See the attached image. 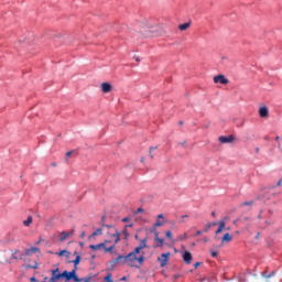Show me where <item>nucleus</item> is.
<instances>
[{
    "mask_svg": "<svg viewBox=\"0 0 282 282\" xmlns=\"http://www.w3.org/2000/svg\"><path fill=\"white\" fill-rule=\"evenodd\" d=\"M138 254H142V249L140 247L134 248L132 252H129L127 256H118L113 263H133L138 259Z\"/></svg>",
    "mask_w": 282,
    "mask_h": 282,
    "instance_id": "nucleus-1",
    "label": "nucleus"
},
{
    "mask_svg": "<svg viewBox=\"0 0 282 282\" xmlns=\"http://www.w3.org/2000/svg\"><path fill=\"white\" fill-rule=\"evenodd\" d=\"M102 228H108V230H111V229L115 230V232L110 235V237L111 239H115V243H118L120 241V231L116 229V226L102 224Z\"/></svg>",
    "mask_w": 282,
    "mask_h": 282,
    "instance_id": "nucleus-2",
    "label": "nucleus"
},
{
    "mask_svg": "<svg viewBox=\"0 0 282 282\" xmlns=\"http://www.w3.org/2000/svg\"><path fill=\"white\" fill-rule=\"evenodd\" d=\"M169 257H171V252L162 253L161 257L158 258L160 268H165V265L169 263Z\"/></svg>",
    "mask_w": 282,
    "mask_h": 282,
    "instance_id": "nucleus-3",
    "label": "nucleus"
},
{
    "mask_svg": "<svg viewBox=\"0 0 282 282\" xmlns=\"http://www.w3.org/2000/svg\"><path fill=\"white\" fill-rule=\"evenodd\" d=\"M218 141L221 143V144H230L232 142H235V135L230 134L228 137L226 135H220L218 138Z\"/></svg>",
    "mask_w": 282,
    "mask_h": 282,
    "instance_id": "nucleus-4",
    "label": "nucleus"
},
{
    "mask_svg": "<svg viewBox=\"0 0 282 282\" xmlns=\"http://www.w3.org/2000/svg\"><path fill=\"white\" fill-rule=\"evenodd\" d=\"M73 235H74V229H72L70 231H61L59 232L61 243H63V241H67V239H69V237H73Z\"/></svg>",
    "mask_w": 282,
    "mask_h": 282,
    "instance_id": "nucleus-5",
    "label": "nucleus"
},
{
    "mask_svg": "<svg viewBox=\"0 0 282 282\" xmlns=\"http://www.w3.org/2000/svg\"><path fill=\"white\" fill-rule=\"evenodd\" d=\"M214 83H219L220 85H228V78L224 75H217L214 77Z\"/></svg>",
    "mask_w": 282,
    "mask_h": 282,
    "instance_id": "nucleus-6",
    "label": "nucleus"
},
{
    "mask_svg": "<svg viewBox=\"0 0 282 282\" xmlns=\"http://www.w3.org/2000/svg\"><path fill=\"white\" fill-rule=\"evenodd\" d=\"M182 257H183V261L187 264V265H189V263L193 261V254L189 252V251H184L183 252V254H182Z\"/></svg>",
    "mask_w": 282,
    "mask_h": 282,
    "instance_id": "nucleus-7",
    "label": "nucleus"
},
{
    "mask_svg": "<svg viewBox=\"0 0 282 282\" xmlns=\"http://www.w3.org/2000/svg\"><path fill=\"white\" fill-rule=\"evenodd\" d=\"M105 243H109V241H105V242H101V243H98V245H90L89 246V248H90V250H100V249H102V250H105Z\"/></svg>",
    "mask_w": 282,
    "mask_h": 282,
    "instance_id": "nucleus-8",
    "label": "nucleus"
},
{
    "mask_svg": "<svg viewBox=\"0 0 282 282\" xmlns=\"http://www.w3.org/2000/svg\"><path fill=\"white\" fill-rule=\"evenodd\" d=\"M270 111L268 110V107L263 106L259 109V116L260 118H268V115Z\"/></svg>",
    "mask_w": 282,
    "mask_h": 282,
    "instance_id": "nucleus-9",
    "label": "nucleus"
},
{
    "mask_svg": "<svg viewBox=\"0 0 282 282\" xmlns=\"http://www.w3.org/2000/svg\"><path fill=\"white\" fill-rule=\"evenodd\" d=\"M101 91L104 94H109V91H111V84L109 83H102L101 84Z\"/></svg>",
    "mask_w": 282,
    "mask_h": 282,
    "instance_id": "nucleus-10",
    "label": "nucleus"
},
{
    "mask_svg": "<svg viewBox=\"0 0 282 282\" xmlns=\"http://www.w3.org/2000/svg\"><path fill=\"white\" fill-rule=\"evenodd\" d=\"M40 249L37 247H31L30 249L25 250V254L30 257V254H35V252H39Z\"/></svg>",
    "mask_w": 282,
    "mask_h": 282,
    "instance_id": "nucleus-11",
    "label": "nucleus"
},
{
    "mask_svg": "<svg viewBox=\"0 0 282 282\" xmlns=\"http://www.w3.org/2000/svg\"><path fill=\"white\" fill-rule=\"evenodd\" d=\"M230 241H232V236H230V234L229 232H227V234H225L224 236H223V238H221V243H228V242H230Z\"/></svg>",
    "mask_w": 282,
    "mask_h": 282,
    "instance_id": "nucleus-12",
    "label": "nucleus"
},
{
    "mask_svg": "<svg viewBox=\"0 0 282 282\" xmlns=\"http://www.w3.org/2000/svg\"><path fill=\"white\" fill-rule=\"evenodd\" d=\"M224 228H226V221L220 220V221H219V226H218V228H217V230H216V235H219L220 232H223V231H224Z\"/></svg>",
    "mask_w": 282,
    "mask_h": 282,
    "instance_id": "nucleus-13",
    "label": "nucleus"
},
{
    "mask_svg": "<svg viewBox=\"0 0 282 282\" xmlns=\"http://www.w3.org/2000/svg\"><path fill=\"white\" fill-rule=\"evenodd\" d=\"M154 241H158L155 248H162L164 246V238L154 237Z\"/></svg>",
    "mask_w": 282,
    "mask_h": 282,
    "instance_id": "nucleus-14",
    "label": "nucleus"
},
{
    "mask_svg": "<svg viewBox=\"0 0 282 282\" xmlns=\"http://www.w3.org/2000/svg\"><path fill=\"white\" fill-rule=\"evenodd\" d=\"M188 28H191V22H186L178 25V30H181V32L188 30Z\"/></svg>",
    "mask_w": 282,
    "mask_h": 282,
    "instance_id": "nucleus-15",
    "label": "nucleus"
},
{
    "mask_svg": "<svg viewBox=\"0 0 282 282\" xmlns=\"http://www.w3.org/2000/svg\"><path fill=\"white\" fill-rule=\"evenodd\" d=\"M70 263H74V268L78 270V265L80 264V256H76V258L73 261H70Z\"/></svg>",
    "mask_w": 282,
    "mask_h": 282,
    "instance_id": "nucleus-16",
    "label": "nucleus"
},
{
    "mask_svg": "<svg viewBox=\"0 0 282 282\" xmlns=\"http://www.w3.org/2000/svg\"><path fill=\"white\" fill-rule=\"evenodd\" d=\"M135 261H138L139 265L144 263V251H141V256L137 257Z\"/></svg>",
    "mask_w": 282,
    "mask_h": 282,
    "instance_id": "nucleus-17",
    "label": "nucleus"
},
{
    "mask_svg": "<svg viewBox=\"0 0 282 282\" xmlns=\"http://www.w3.org/2000/svg\"><path fill=\"white\" fill-rule=\"evenodd\" d=\"M56 254H57V257H63L64 254H66V258L69 259L70 253H69V251H67V249H64V250L57 252Z\"/></svg>",
    "mask_w": 282,
    "mask_h": 282,
    "instance_id": "nucleus-18",
    "label": "nucleus"
},
{
    "mask_svg": "<svg viewBox=\"0 0 282 282\" xmlns=\"http://www.w3.org/2000/svg\"><path fill=\"white\" fill-rule=\"evenodd\" d=\"M274 274H276V271H272L271 273L268 274V272H263L262 276L264 279H272V276H274Z\"/></svg>",
    "mask_w": 282,
    "mask_h": 282,
    "instance_id": "nucleus-19",
    "label": "nucleus"
},
{
    "mask_svg": "<svg viewBox=\"0 0 282 282\" xmlns=\"http://www.w3.org/2000/svg\"><path fill=\"white\" fill-rule=\"evenodd\" d=\"M116 242L115 245L110 246V247H107V245H105V248H104V251L105 252H113V249L116 248Z\"/></svg>",
    "mask_w": 282,
    "mask_h": 282,
    "instance_id": "nucleus-20",
    "label": "nucleus"
},
{
    "mask_svg": "<svg viewBox=\"0 0 282 282\" xmlns=\"http://www.w3.org/2000/svg\"><path fill=\"white\" fill-rule=\"evenodd\" d=\"M147 241H148L147 238H143V239L140 241L139 248H140L141 250H144V248H147Z\"/></svg>",
    "mask_w": 282,
    "mask_h": 282,
    "instance_id": "nucleus-21",
    "label": "nucleus"
},
{
    "mask_svg": "<svg viewBox=\"0 0 282 282\" xmlns=\"http://www.w3.org/2000/svg\"><path fill=\"white\" fill-rule=\"evenodd\" d=\"M98 235H102V228H97L96 231L90 235V237H98Z\"/></svg>",
    "mask_w": 282,
    "mask_h": 282,
    "instance_id": "nucleus-22",
    "label": "nucleus"
},
{
    "mask_svg": "<svg viewBox=\"0 0 282 282\" xmlns=\"http://www.w3.org/2000/svg\"><path fill=\"white\" fill-rule=\"evenodd\" d=\"M188 239V235L184 232L183 235L178 236L177 241H186Z\"/></svg>",
    "mask_w": 282,
    "mask_h": 282,
    "instance_id": "nucleus-23",
    "label": "nucleus"
},
{
    "mask_svg": "<svg viewBox=\"0 0 282 282\" xmlns=\"http://www.w3.org/2000/svg\"><path fill=\"white\" fill-rule=\"evenodd\" d=\"M32 221H33L32 216H28V219L23 221V226L28 227V226H30V224H32Z\"/></svg>",
    "mask_w": 282,
    "mask_h": 282,
    "instance_id": "nucleus-24",
    "label": "nucleus"
},
{
    "mask_svg": "<svg viewBox=\"0 0 282 282\" xmlns=\"http://www.w3.org/2000/svg\"><path fill=\"white\" fill-rule=\"evenodd\" d=\"M104 281H106V282H113V278H112L111 273H108V274L104 278Z\"/></svg>",
    "mask_w": 282,
    "mask_h": 282,
    "instance_id": "nucleus-25",
    "label": "nucleus"
},
{
    "mask_svg": "<svg viewBox=\"0 0 282 282\" xmlns=\"http://www.w3.org/2000/svg\"><path fill=\"white\" fill-rule=\"evenodd\" d=\"M165 237H167V239H170V241H173V232H171V230H167L165 232Z\"/></svg>",
    "mask_w": 282,
    "mask_h": 282,
    "instance_id": "nucleus-26",
    "label": "nucleus"
},
{
    "mask_svg": "<svg viewBox=\"0 0 282 282\" xmlns=\"http://www.w3.org/2000/svg\"><path fill=\"white\" fill-rule=\"evenodd\" d=\"M160 226H164V223L161 220H156L153 228H160Z\"/></svg>",
    "mask_w": 282,
    "mask_h": 282,
    "instance_id": "nucleus-27",
    "label": "nucleus"
},
{
    "mask_svg": "<svg viewBox=\"0 0 282 282\" xmlns=\"http://www.w3.org/2000/svg\"><path fill=\"white\" fill-rule=\"evenodd\" d=\"M155 150H158V147H151V148H150V152H149V153H150L151 160H153V154H152V153H153V151H155Z\"/></svg>",
    "mask_w": 282,
    "mask_h": 282,
    "instance_id": "nucleus-28",
    "label": "nucleus"
},
{
    "mask_svg": "<svg viewBox=\"0 0 282 282\" xmlns=\"http://www.w3.org/2000/svg\"><path fill=\"white\" fill-rule=\"evenodd\" d=\"M238 281H239V282H246V274H240V275L238 276Z\"/></svg>",
    "mask_w": 282,
    "mask_h": 282,
    "instance_id": "nucleus-29",
    "label": "nucleus"
},
{
    "mask_svg": "<svg viewBox=\"0 0 282 282\" xmlns=\"http://www.w3.org/2000/svg\"><path fill=\"white\" fill-rule=\"evenodd\" d=\"M79 282H90L91 281V278H78Z\"/></svg>",
    "mask_w": 282,
    "mask_h": 282,
    "instance_id": "nucleus-30",
    "label": "nucleus"
},
{
    "mask_svg": "<svg viewBox=\"0 0 282 282\" xmlns=\"http://www.w3.org/2000/svg\"><path fill=\"white\" fill-rule=\"evenodd\" d=\"M150 232H153L154 237H160V232L155 228L150 229Z\"/></svg>",
    "mask_w": 282,
    "mask_h": 282,
    "instance_id": "nucleus-31",
    "label": "nucleus"
},
{
    "mask_svg": "<svg viewBox=\"0 0 282 282\" xmlns=\"http://www.w3.org/2000/svg\"><path fill=\"white\" fill-rule=\"evenodd\" d=\"M210 228H213V223H208V224L205 226V232H208V230H210Z\"/></svg>",
    "mask_w": 282,
    "mask_h": 282,
    "instance_id": "nucleus-32",
    "label": "nucleus"
},
{
    "mask_svg": "<svg viewBox=\"0 0 282 282\" xmlns=\"http://www.w3.org/2000/svg\"><path fill=\"white\" fill-rule=\"evenodd\" d=\"M252 204H254V202L252 200H248L241 204V206H252Z\"/></svg>",
    "mask_w": 282,
    "mask_h": 282,
    "instance_id": "nucleus-33",
    "label": "nucleus"
},
{
    "mask_svg": "<svg viewBox=\"0 0 282 282\" xmlns=\"http://www.w3.org/2000/svg\"><path fill=\"white\" fill-rule=\"evenodd\" d=\"M138 213H144V208L139 207V208L134 212V215H138Z\"/></svg>",
    "mask_w": 282,
    "mask_h": 282,
    "instance_id": "nucleus-34",
    "label": "nucleus"
},
{
    "mask_svg": "<svg viewBox=\"0 0 282 282\" xmlns=\"http://www.w3.org/2000/svg\"><path fill=\"white\" fill-rule=\"evenodd\" d=\"M217 251H215V250H213V251H210V257H213L214 259H215V257H217Z\"/></svg>",
    "mask_w": 282,
    "mask_h": 282,
    "instance_id": "nucleus-35",
    "label": "nucleus"
},
{
    "mask_svg": "<svg viewBox=\"0 0 282 282\" xmlns=\"http://www.w3.org/2000/svg\"><path fill=\"white\" fill-rule=\"evenodd\" d=\"M105 219H107V217H106V216H102L101 219H100V223H99L100 226H102V224H105Z\"/></svg>",
    "mask_w": 282,
    "mask_h": 282,
    "instance_id": "nucleus-36",
    "label": "nucleus"
},
{
    "mask_svg": "<svg viewBox=\"0 0 282 282\" xmlns=\"http://www.w3.org/2000/svg\"><path fill=\"white\" fill-rule=\"evenodd\" d=\"M29 268H32V270H36L39 268V264H34V265H29Z\"/></svg>",
    "mask_w": 282,
    "mask_h": 282,
    "instance_id": "nucleus-37",
    "label": "nucleus"
},
{
    "mask_svg": "<svg viewBox=\"0 0 282 282\" xmlns=\"http://www.w3.org/2000/svg\"><path fill=\"white\" fill-rule=\"evenodd\" d=\"M127 228H133V223L129 224V225H126L124 226V229L127 230Z\"/></svg>",
    "mask_w": 282,
    "mask_h": 282,
    "instance_id": "nucleus-38",
    "label": "nucleus"
},
{
    "mask_svg": "<svg viewBox=\"0 0 282 282\" xmlns=\"http://www.w3.org/2000/svg\"><path fill=\"white\" fill-rule=\"evenodd\" d=\"M199 265H202V262H196V263H194V268H195V269L199 268Z\"/></svg>",
    "mask_w": 282,
    "mask_h": 282,
    "instance_id": "nucleus-39",
    "label": "nucleus"
},
{
    "mask_svg": "<svg viewBox=\"0 0 282 282\" xmlns=\"http://www.w3.org/2000/svg\"><path fill=\"white\" fill-rule=\"evenodd\" d=\"M127 221H129V217L122 218V223H123V224H127Z\"/></svg>",
    "mask_w": 282,
    "mask_h": 282,
    "instance_id": "nucleus-40",
    "label": "nucleus"
},
{
    "mask_svg": "<svg viewBox=\"0 0 282 282\" xmlns=\"http://www.w3.org/2000/svg\"><path fill=\"white\" fill-rule=\"evenodd\" d=\"M123 235H124L126 239H127V237H129V232L127 231V229L123 230Z\"/></svg>",
    "mask_w": 282,
    "mask_h": 282,
    "instance_id": "nucleus-41",
    "label": "nucleus"
},
{
    "mask_svg": "<svg viewBox=\"0 0 282 282\" xmlns=\"http://www.w3.org/2000/svg\"><path fill=\"white\" fill-rule=\"evenodd\" d=\"M199 235H202V230H197L195 237H199Z\"/></svg>",
    "mask_w": 282,
    "mask_h": 282,
    "instance_id": "nucleus-42",
    "label": "nucleus"
},
{
    "mask_svg": "<svg viewBox=\"0 0 282 282\" xmlns=\"http://www.w3.org/2000/svg\"><path fill=\"white\" fill-rule=\"evenodd\" d=\"M158 219H164V215L163 214H159L158 215Z\"/></svg>",
    "mask_w": 282,
    "mask_h": 282,
    "instance_id": "nucleus-43",
    "label": "nucleus"
},
{
    "mask_svg": "<svg viewBox=\"0 0 282 282\" xmlns=\"http://www.w3.org/2000/svg\"><path fill=\"white\" fill-rule=\"evenodd\" d=\"M72 155V151L66 152V160Z\"/></svg>",
    "mask_w": 282,
    "mask_h": 282,
    "instance_id": "nucleus-44",
    "label": "nucleus"
},
{
    "mask_svg": "<svg viewBox=\"0 0 282 282\" xmlns=\"http://www.w3.org/2000/svg\"><path fill=\"white\" fill-rule=\"evenodd\" d=\"M281 184H282V178H280V180L278 181L276 186H281Z\"/></svg>",
    "mask_w": 282,
    "mask_h": 282,
    "instance_id": "nucleus-45",
    "label": "nucleus"
},
{
    "mask_svg": "<svg viewBox=\"0 0 282 282\" xmlns=\"http://www.w3.org/2000/svg\"><path fill=\"white\" fill-rule=\"evenodd\" d=\"M30 281H31V282H36V278L32 276V278L30 279Z\"/></svg>",
    "mask_w": 282,
    "mask_h": 282,
    "instance_id": "nucleus-46",
    "label": "nucleus"
},
{
    "mask_svg": "<svg viewBox=\"0 0 282 282\" xmlns=\"http://www.w3.org/2000/svg\"><path fill=\"white\" fill-rule=\"evenodd\" d=\"M260 236H261V234H260V232H257L254 239H259Z\"/></svg>",
    "mask_w": 282,
    "mask_h": 282,
    "instance_id": "nucleus-47",
    "label": "nucleus"
},
{
    "mask_svg": "<svg viewBox=\"0 0 282 282\" xmlns=\"http://www.w3.org/2000/svg\"><path fill=\"white\" fill-rule=\"evenodd\" d=\"M120 281H127V276H122Z\"/></svg>",
    "mask_w": 282,
    "mask_h": 282,
    "instance_id": "nucleus-48",
    "label": "nucleus"
},
{
    "mask_svg": "<svg viewBox=\"0 0 282 282\" xmlns=\"http://www.w3.org/2000/svg\"><path fill=\"white\" fill-rule=\"evenodd\" d=\"M85 237V231L80 234V238L83 239Z\"/></svg>",
    "mask_w": 282,
    "mask_h": 282,
    "instance_id": "nucleus-49",
    "label": "nucleus"
},
{
    "mask_svg": "<svg viewBox=\"0 0 282 282\" xmlns=\"http://www.w3.org/2000/svg\"><path fill=\"white\" fill-rule=\"evenodd\" d=\"M137 63H140V58L138 56L134 57Z\"/></svg>",
    "mask_w": 282,
    "mask_h": 282,
    "instance_id": "nucleus-50",
    "label": "nucleus"
},
{
    "mask_svg": "<svg viewBox=\"0 0 282 282\" xmlns=\"http://www.w3.org/2000/svg\"><path fill=\"white\" fill-rule=\"evenodd\" d=\"M186 217H188V215H183V216H182V219H186Z\"/></svg>",
    "mask_w": 282,
    "mask_h": 282,
    "instance_id": "nucleus-51",
    "label": "nucleus"
},
{
    "mask_svg": "<svg viewBox=\"0 0 282 282\" xmlns=\"http://www.w3.org/2000/svg\"><path fill=\"white\" fill-rule=\"evenodd\" d=\"M212 217H216V214H215V212H212Z\"/></svg>",
    "mask_w": 282,
    "mask_h": 282,
    "instance_id": "nucleus-52",
    "label": "nucleus"
},
{
    "mask_svg": "<svg viewBox=\"0 0 282 282\" xmlns=\"http://www.w3.org/2000/svg\"><path fill=\"white\" fill-rule=\"evenodd\" d=\"M131 265V268H140V267H138V265H133V264H130Z\"/></svg>",
    "mask_w": 282,
    "mask_h": 282,
    "instance_id": "nucleus-53",
    "label": "nucleus"
},
{
    "mask_svg": "<svg viewBox=\"0 0 282 282\" xmlns=\"http://www.w3.org/2000/svg\"><path fill=\"white\" fill-rule=\"evenodd\" d=\"M275 140H276V141H279V140H280V137H279V135H276V137H275Z\"/></svg>",
    "mask_w": 282,
    "mask_h": 282,
    "instance_id": "nucleus-54",
    "label": "nucleus"
},
{
    "mask_svg": "<svg viewBox=\"0 0 282 282\" xmlns=\"http://www.w3.org/2000/svg\"><path fill=\"white\" fill-rule=\"evenodd\" d=\"M181 144H182V147H184V144H186V141H184V142H181Z\"/></svg>",
    "mask_w": 282,
    "mask_h": 282,
    "instance_id": "nucleus-55",
    "label": "nucleus"
},
{
    "mask_svg": "<svg viewBox=\"0 0 282 282\" xmlns=\"http://www.w3.org/2000/svg\"><path fill=\"white\" fill-rule=\"evenodd\" d=\"M74 254H76V257H78V251H75Z\"/></svg>",
    "mask_w": 282,
    "mask_h": 282,
    "instance_id": "nucleus-56",
    "label": "nucleus"
},
{
    "mask_svg": "<svg viewBox=\"0 0 282 282\" xmlns=\"http://www.w3.org/2000/svg\"><path fill=\"white\" fill-rule=\"evenodd\" d=\"M212 226H217V223H213Z\"/></svg>",
    "mask_w": 282,
    "mask_h": 282,
    "instance_id": "nucleus-57",
    "label": "nucleus"
},
{
    "mask_svg": "<svg viewBox=\"0 0 282 282\" xmlns=\"http://www.w3.org/2000/svg\"><path fill=\"white\" fill-rule=\"evenodd\" d=\"M141 162H144V158H141Z\"/></svg>",
    "mask_w": 282,
    "mask_h": 282,
    "instance_id": "nucleus-58",
    "label": "nucleus"
},
{
    "mask_svg": "<svg viewBox=\"0 0 282 282\" xmlns=\"http://www.w3.org/2000/svg\"><path fill=\"white\" fill-rule=\"evenodd\" d=\"M134 239H138V235L134 236Z\"/></svg>",
    "mask_w": 282,
    "mask_h": 282,
    "instance_id": "nucleus-59",
    "label": "nucleus"
},
{
    "mask_svg": "<svg viewBox=\"0 0 282 282\" xmlns=\"http://www.w3.org/2000/svg\"><path fill=\"white\" fill-rule=\"evenodd\" d=\"M180 124H184V122H183V121H180Z\"/></svg>",
    "mask_w": 282,
    "mask_h": 282,
    "instance_id": "nucleus-60",
    "label": "nucleus"
},
{
    "mask_svg": "<svg viewBox=\"0 0 282 282\" xmlns=\"http://www.w3.org/2000/svg\"><path fill=\"white\" fill-rule=\"evenodd\" d=\"M186 247L182 246V249L184 250Z\"/></svg>",
    "mask_w": 282,
    "mask_h": 282,
    "instance_id": "nucleus-61",
    "label": "nucleus"
},
{
    "mask_svg": "<svg viewBox=\"0 0 282 282\" xmlns=\"http://www.w3.org/2000/svg\"><path fill=\"white\" fill-rule=\"evenodd\" d=\"M13 258L17 259V256L13 254Z\"/></svg>",
    "mask_w": 282,
    "mask_h": 282,
    "instance_id": "nucleus-62",
    "label": "nucleus"
},
{
    "mask_svg": "<svg viewBox=\"0 0 282 282\" xmlns=\"http://www.w3.org/2000/svg\"><path fill=\"white\" fill-rule=\"evenodd\" d=\"M80 246H84V243H83V242H80Z\"/></svg>",
    "mask_w": 282,
    "mask_h": 282,
    "instance_id": "nucleus-63",
    "label": "nucleus"
},
{
    "mask_svg": "<svg viewBox=\"0 0 282 282\" xmlns=\"http://www.w3.org/2000/svg\"><path fill=\"white\" fill-rule=\"evenodd\" d=\"M192 246H195V242Z\"/></svg>",
    "mask_w": 282,
    "mask_h": 282,
    "instance_id": "nucleus-64",
    "label": "nucleus"
}]
</instances>
